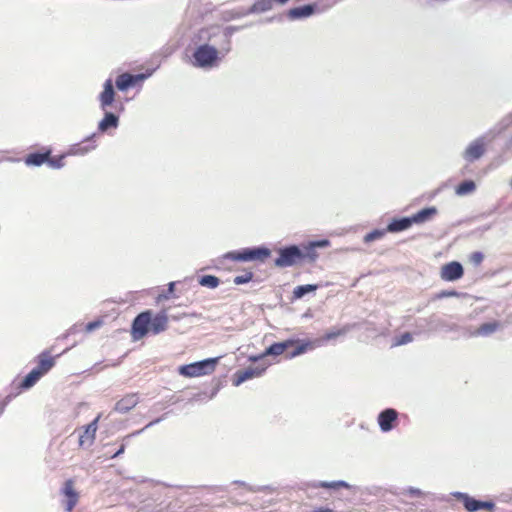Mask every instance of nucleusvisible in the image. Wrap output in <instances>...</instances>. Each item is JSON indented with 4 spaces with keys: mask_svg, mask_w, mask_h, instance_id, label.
<instances>
[{
    "mask_svg": "<svg viewBox=\"0 0 512 512\" xmlns=\"http://www.w3.org/2000/svg\"><path fill=\"white\" fill-rule=\"evenodd\" d=\"M168 315L166 311L153 314L151 310L139 313L133 320L131 326V337L134 341L143 339L149 333L160 334L168 328Z\"/></svg>",
    "mask_w": 512,
    "mask_h": 512,
    "instance_id": "obj_1",
    "label": "nucleus"
},
{
    "mask_svg": "<svg viewBox=\"0 0 512 512\" xmlns=\"http://www.w3.org/2000/svg\"><path fill=\"white\" fill-rule=\"evenodd\" d=\"M231 50L230 39L227 37V47L218 51L215 47L210 46L208 44H203L198 46L194 53L193 58L195 61V66L201 68H211L218 64L219 60H221L220 54L224 56Z\"/></svg>",
    "mask_w": 512,
    "mask_h": 512,
    "instance_id": "obj_2",
    "label": "nucleus"
},
{
    "mask_svg": "<svg viewBox=\"0 0 512 512\" xmlns=\"http://www.w3.org/2000/svg\"><path fill=\"white\" fill-rule=\"evenodd\" d=\"M270 255V249L266 247H254L228 252L224 255V258L236 262H264Z\"/></svg>",
    "mask_w": 512,
    "mask_h": 512,
    "instance_id": "obj_3",
    "label": "nucleus"
},
{
    "mask_svg": "<svg viewBox=\"0 0 512 512\" xmlns=\"http://www.w3.org/2000/svg\"><path fill=\"white\" fill-rule=\"evenodd\" d=\"M274 264L279 268L292 267L303 264V255L300 252V246L290 245L278 250V257Z\"/></svg>",
    "mask_w": 512,
    "mask_h": 512,
    "instance_id": "obj_4",
    "label": "nucleus"
},
{
    "mask_svg": "<svg viewBox=\"0 0 512 512\" xmlns=\"http://www.w3.org/2000/svg\"><path fill=\"white\" fill-rule=\"evenodd\" d=\"M217 359H206L179 367V373L184 377H199L215 370Z\"/></svg>",
    "mask_w": 512,
    "mask_h": 512,
    "instance_id": "obj_5",
    "label": "nucleus"
},
{
    "mask_svg": "<svg viewBox=\"0 0 512 512\" xmlns=\"http://www.w3.org/2000/svg\"><path fill=\"white\" fill-rule=\"evenodd\" d=\"M269 365V363L262 361L255 366H249L245 369L236 371L232 378L233 385L237 387L247 380L261 377Z\"/></svg>",
    "mask_w": 512,
    "mask_h": 512,
    "instance_id": "obj_6",
    "label": "nucleus"
},
{
    "mask_svg": "<svg viewBox=\"0 0 512 512\" xmlns=\"http://www.w3.org/2000/svg\"><path fill=\"white\" fill-rule=\"evenodd\" d=\"M67 350H68V348L64 349L62 352H60L56 355H53L54 346H51L50 348L42 351L37 356V360H36L37 366L34 369L38 370V372L44 376L55 366L56 358L60 357Z\"/></svg>",
    "mask_w": 512,
    "mask_h": 512,
    "instance_id": "obj_7",
    "label": "nucleus"
},
{
    "mask_svg": "<svg viewBox=\"0 0 512 512\" xmlns=\"http://www.w3.org/2000/svg\"><path fill=\"white\" fill-rule=\"evenodd\" d=\"M294 339H287L283 342H276L271 344L266 350L259 356H251L250 361L258 362L268 355L279 356L287 351L290 347L295 345Z\"/></svg>",
    "mask_w": 512,
    "mask_h": 512,
    "instance_id": "obj_8",
    "label": "nucleus"
},
{
    "mask_svg": "<svg viewBox=\"0 0 512 512\" xmlns=\"http://www.w3.org/2000/svg\"><path fill=\"white\" fill-rule=\"evenodd\" d=\"M458 499L462 502L464 508L469 512H476L485 509L488 512H493L495 504L491 501H480L467 494H459Z\"/></svg>",
    "mask_w": 512,
    "mask_h": 512,
    "instance_id": "obj_9",
    "label": "nucleus"
},
{
    "mask_svg": "<svg viewBox=\"0 0 512 512\" xmlns=\"http://www.w3.org/2000/svg\"><path fill=\"white\" fill-rule=\"evenodd\" d=\"M330 245L329 240H319V241H313L306 245H302L300 247V252L303 255V263L305 262H315L318 258V253L316 249L318 247H328Z\"/></svg>",
    "mask_w": 512,
    "mask_h": 512,
    "instance_id": "obj_10",
    "label": "nucleus"
},
{
    "mask_svg": "<svg viewBox=\"0 0 512 512\" xmlns=\"http://www.w3.org/2000/svg\"><path fill=\"white\" fill-rule=\"evenodd\" d=\"M99 419L100 415H98L91 423L82 428V431L79 434L80 447H89L94 443L96 431L98 429L97 423Z\"/></svg>",
    "mask_w": 512,
    "mask_h": 512,
    "instance_id": "obj_11",
    "label": "nucleus"
},
{
    "mask_svg": "<svg viewBox=\"0 0 512 512\" xmlns=\"http://www.w3.org/2000/svg\"><path fill=\"white\" fill-rule=\"evenodd\" d=\"M464 275L462 265L457 261L449 262L442 266L440 276L445 281H455Z\"/></svg>",
    "mask_w": 512,
    "mask_h": 512,
    "instance_id": "obj_12",
    "label": "nucleus"
},
{
    "mask_svg": "<svg viewBox=\"0 0 512 512\" xmlns=\"http://www.w3.org/2000/svg\"><path fill=\"white\" fill-rule=\"evenodd\" d=\"M115 96L114 83L112 79H107L103 84V91L99 94L100 107L103 111L112 106Z\"/></svg>",
    "mask_w": 512,
    "mask_h": 512,
    "instance_id": "obj_13",
    "label": "nucleus"
},
{
    "mask_svg": "<svg viewBox=\"0 0 512 512\" xmlns=\"http://www.w3.org/2000/svg\"><path fill=\"white\" fill-rule=\"evenodd\" d=\"M145 78V74L132 75L130 73H122L116 78L115 85L118 90L126 91L137 83L142 82Z\"/></svg>",
    "mask_w": 512,
    "mask_h": 512,
    "instance_id": "obj_14",
    "label": "nucleus"
},
{
    "mask_svg": "<svg viewBox=\"0 0 512 512\" xmlns=\"http://www.w3.org/2000/svg\"><path fill=\"white\" fill-rule=\"evenodd\" d=\"M398 413L395 409H385L378 416V423L383 432H388L395 427Z\"/></svg>",
    "mask_w": 512,
    "mask_h": 512,
    "instance_id": "obj_15",
    "label": "nucleus"
},
{
    "mask_svg": "<svg viewBox=\"0 0 512 512\" xmlns=\"http://www.w3.org/2000/svg\"><path fill=\"white\" fill-rule=\"evenodd\" d=\"M485 152V144L482 140L477 139L473 141L465 150L464 152V158L469 161L473 162L477 159H479Z\"/></svg>",
    "mask_w": 512,
    "mask_h": 512,
    "instance_id": "obj_16",
    "label": "nucleus"
},
{
    "mask_svg": "<svg viewBox=\"0 0 512 512\" xmlns=\"http://www.w3.org/2000/svg\"><path fill=\"white\" fill-rule=\"evenodd\" d=\"M50 155L51 150L44 148L41 152L28 154L25 157L24 162L27 166H41L42 164L47 163Z\"/></svg>",
    "mask_w": 512,
    "mask_h": 512,
    "instance_id": "obj_17",
    "label": "nucleus"
},
{
    "mask_svg": "<svg viewBox=\"0 0 512 512\" xmlns=\"http://www.w3.org/2000/svg\"><path fill=\"white\" fill-rule=\"evenodd\" d=\"M63 493L67 497L66 509L68 512H71L73 508L76 506L79 498L78 493L74 489L73 480L69 479L65 482Z\"/></svg>",
    "mask_w": 512,
    "mask_h": 512,
    "instance_id": "obj_18",
    "label": "nucleus"
},
{
    "mask_svg": "<svg viewBox=\"0 0 512 512\" xmlns=\"http://www.w3.org/2000/svg\"><path fill=\"white\" fill-rule=\"evenodd\" d=\"M438 214V210L436 207H426L422 210L418 211L417 213L413 214L410 219L411 223L413 224H422L425 222L430 221Z\"/></svg>",
    "mask_w": 512,
    "mask_h": 512,
    "instance_id": "obj_19",
    "label": "nucleus"
},
{
    "mask_svg": "<svg viewBox=\"0 0 512 512\" xmlns=\"http://www.w3.org/2000/svg\"><path fill=\"white\" fill-rule=\"evenodd\" d=\"M296 343L292 351H288L286 354V358L292 359L295 358L301 354L306 353L309 350H312L315 348V342L307 340V341H301V340H294Z\"/></svg>",
    "mask_w": 512,
    "mask_h": 512,
    "instance_id": "obj_20",
    "label": "nucleus"
},
{
    "mask_svg": "<svg viewBox=\"0 0 512 512\" xmlns=\"http://www.w3.org/2000/svg\"><path fill=\"white\" fill-rule=\"evenodd\" d=\"M412 226L410 217L393 219L386 227V231L397 233L409 229Z\"/></svg>",
    "mask_w": 512,
    "mask_h": 512,
    "instance_id": "obj_21",
    "label": "nucleus"
},
{
    "mask_svg": "<svg viewBox=\"0 0 512 512\" xmlns=\"http://www.w3.org/2000/svg\"><path fill=\"white\" fill-rule=\"evenodd\" d=\"M138 403V397L136 394L126 395L124 398L116 403L115 409L119 412H127L132 409Z\"/></svg>",
    "mask_w": 512,
    "mask_h": 512,
    "instance_id": "obj_22",
    "label": "nucleus"
},
{
    "mask_svg": "<svg viewBox=\"0 0 512 512\" xmlns=\"http://www.w3.org/2000/svg\"><path fill=\"white\" fill-rule=\"evenodd\" d=\"M118 126V117L113 113L106 112L104 118L100 121L98 129L101 132H105L110 128H116Z\"/></svg>",
    "mask_w": 512,
    "mask_h": 512,
    "instance_id": "obj_23",
    "label": "nucleus"
},
{
    "mask_svg": "<svg viewBox=\"0 0 512 512\" xmlns=\"http://www.w3.org/2000/svg\"><path fill=\"white\" fill-rule=\"evenodd\" d=\"M43 377L41 373L38 372V370H35L34 368L24 377L23 381L20 384V387L22 389H29L32 386H34L40 379Z\"/></svg>",
    "mask_w": 512,
    "mask_h": 512,
    "instance_id": "obj_24",
    "label": "nucleus"
},
{
    "mask_svg": "<svg viewBox=\"0 0 512 512\" xmlns=\"http://www.w3.org/2000/svg\"><path fill=\"white\" fill-rule=\"evenodd\" d=\"M314 12L312 5H305L302 7H296L289 10L288 15L291 19L308 17Z\"/></svg>",
    "mask_w": 512,
    "mask_h": 512,
    "instance_id": "obj_25",
    "label": "nucleus"
},
{
    "mask_svg": "<svg viewBox=\"0 0 512 512\" xmlns=\"http://www.w3.org/2000/svg\"><path fill=\"white\" fill-rule=\"evenodd\" d=\"M317 289H318V285H313V284L300 285V286H297L296 288H294L293 297L295 299H300L307 293L314 292Z\"/></svg>",
    "mask_w": 512,
    "mask_h": 512,
    "instance_id": "obj_26",
    "label": "nucleus"
},
{
    "mask_svg": "<svg viewBox=\"0 0 512 512\" xmlns=\"http://www.w3.org/2000/svg\"><path fill=\"white\" fill-rule=\"evenodd\" d=\"M499 326L500 324L497 321L484 323L477 328L476 334L482 336L489 335L495 332L499 328Z\"/></svg>",
    "mask_w": 512,
    "mask_h": 512,
    "instance_id": "obj_27",
    "label": "nucleus"
},
{
    "mask_svg": "<svg viewBox=\"0 0 512 512\" xmlns=\"http://www.w3.org/2000/svg\"><path fill=\"white\" fill-rule=\"evenodd\" d=\"M199 284L201 286L213 289L220 284V280L214 275H204L199 279Z\"/></svg>",
    "mask_w": 512,
    "mask_h": 512,
    "instance_id": "obj_28",
    "label": "nucleus"
},
{
    "mask_svg": "<svg viewBox=\"0 0 512 512\" xmlns=\"http://www.w3.org/2000/svg\"><path fill=\"white\" fill-rule=\"evenodd\" d=\"M476 185L473 181L467 180L463 181L456 187V193L458 195H466L468 193H471L475 190Z\"/></svg>",
    "mask_w": 512,
    "mask_h": 512,
    "instance_id": "obj_29",
    "label": "nucleus"
},
{
    "mask_svg": "<svg viewBox=\"0 0 512 512\" xmlns=\"http://www.w3.org/2000/svg\"><path fill=\"white\" fill-rule=\"evenodd\" d=\"M386 232H387L386 229H383V230H380V229L373 230V231L367 233L364 236V242L365 243H370V242H373L375 240L381 239L382 237H384Z\"/></svg>",
    "mask_w": 512,
    "mask_h": 512,
    "instance_id": "obj_30",
    "label": "nucleus"
},
{
    "mask_svg": "<svg viewBox=\"0 0 512 512\" xmlns=\"http://www.w3.org/2000/svg\"><path fill=\"white\" fill-rule=\"evenodd\" d=\"M95 148V144L91 142L88 145L77 144L72 147V154L83 155Z\"/></svg>",
    "mask_w": 512,
    "mask_h": 512,
    "instance_id": "obj_31",
    "label": "nucleus"
},
{
    "mask_svg": "<svg viewBox=\"0 0 512 512\" xmlns=\"http://www.w3.org/2000/svg\"><path fill=\"white\" fill-rule=\"evenodd\" d=\"M64 155H60L57 157H51L49 156V160L47 161V164L54 169H58L64 166Z\"/></svg>",
    "mask_w": 512,
    "mask_h": 512,
    "instance_id": "obj_32",
    "label": "nucleus"
},
{
    "mask_svg": "<svg viewBox=\"0 0 512 512\" xmlns=\"http://www.w3.org/2000/svg\"><path fill=\"white\" fill-rule=\"evenodd\" d=\"M252 278L253 273L251 271H246L244 274L236 276L233 282L236 285H241L250 282Z\"/></svg>",
    "mask_w": 512,
    "mask_h": 512,
    "instance_id": "obj_33",
    "label": "nucleus"
},
{
    "mask_svg": "<svg viewBox=\"0 0 512 512\" xmlns=\"http://www.w3.org/2000/svg\"><path fill=\"white\" fill-rule=\"evenodd\" d=\"M174 287H175V283L170 282L168 285V290H166L165 293L159 294L156 298V302L160 303L161 301L168 300L171 297V295L174 293Z\"/></svg>",
    "mask_w": 512,
    "mask_h": 512,
    "instance_id": "obj_34",
    "label": "nucleus"
},
{
    "mask_svg": "<svg viewBox=\"0 0 512 512\" xmlns=\"http://www.w3.org/2000/svg\"><path fill=\"white\" fill-rule=\"evenodd\" d=\"M483 259L484 255L478 251L473 252L469 257L470 262L475 266H479L482 263Z\"/></svg>",
    "mask_w": 512,
    "mask_h": 512,
    "instance_id": "obj_35",
    "label": "nucleus"
},
{
    "mask_svg": "<svg viewBox=\"0 0 512 512\" xmlns=\"http://www.w3.org/2000/svg\"><path fill=\"white\" fill-rule=\"evenodd\" d=\"M456 296H458V292L455 290H443V291L437 293L434 296V299H442V298L456 297Z\"/></svg>",
    "mask_w": 512,
    "mask_h": 512,
    "instance_id": "obj_36",
    "label": "nucleus"
},
{
    "mask_svg": "<svg viewBox=\"0 0 512 512\" xmlns=\"http://www.w3.org/2000/svg\"><path fill=\"white\" fill-rule=\"evenodd\" d=\"M341 486H347L345 482L343 481H339V482H320L318 487H323V488H338V487H341Z\"/></svg>",
    "mask_w": 512,
    "mask_h": 512,
    "instance_id": "obj_37",
    "label": "nucleus"
},
{
    "mask_svg": "<svg viewBox=\"0 0 512 512\" xmlns=\"http://www.w3.org/2000/svg\"><path fill=\"white\" fill-rule=\"evenodd\" d=\"M100 325H101V322H100V321L89 322V323L86 325L85 330H86L87 332H91V331H93L94 329L98 328Z\"/></svg>",
    "mask_w": 512,
    "mask_h": 512,
    "instance_id": "obj_38",
    "label": "nucleus"
},
{
    "mask_svg": "<svg viewBox=\"0 0 512 512\" xmlns=\"http://www.w3.org/2000/svg\"><path fill=\"white\" fill-rule=\"evenodd\" d=\"M407 493L413 497H421L423 495L422 491L416 488H409Z\"/></svg>",
    "mask_w": 512,
    "mask_h": 512,
    "instance_id": "obj_39",
    "label": "nucleus"
},
{
    "mask_svg": "<svg viewBox=\"0 0 512 512\" xmlns=\"http://www.w3.org/2000/svg\"><path fill=\"white\" fill-rule=\"evenodd\" d=\"M412 340V336L409 333H405L402 335L401 341L398 342V344H405L407 342H410Z\"/></svg>",
    "mask_w": 512,
    "mask_h": 512,
    "instance_id": "obj_40",
    "label": "nucleus"
},
{
    "mask_svg": "<svg viewBox=\"0 0 512 512\" xmlns=\"http://www.w3.org/2000/svg\"><path fill=\"white\" fill-rule=\"evenodd\" d=\"M313 512H335V511L331 508L320 507V508L314 509Z\"/></svg>",
    "mask_w": 512,
    "mask_h": 512,
    "instance_id": "obj_41",
    "label": "nucleus"
},
{
    "mask_svg": "<svg viewBox=\"0 0 512 512\" xmlns=\"http://www.w3.org/2000/svg\"><path fill=\"white\" fill-rule=\"evenodd\" d=\"M124 450H125V445L122 444L120 449L112 455V458L118 457L119 455L124 453Z\"/></svg>",
    "mask_w": 512,
    "mask_h": 512,
    "instance_id": "obj_42",
    "label": "nucleus"
},
{
    "mask_svg": "<svg viewBox=\"0 0 512 512\" xmlns=\"http://www.w3.org/2000/svg\"><path fill=\"white\" fill-rule=\"evenodd\" d=\"M338 335H340V332L328 333L325 338L331 339V338L337 337Z\"/></svg>",
    "mask_w": 512,
    "mask_h": 512,
    "instance_id": "obj_43",
    "label": "nucleus"
}]
</instances>
